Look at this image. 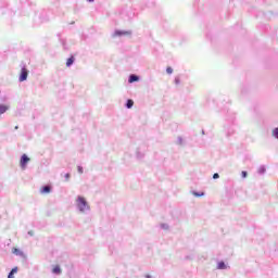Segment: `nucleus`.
I'll return each mask as SVG.
<instances>
[{"mask_svg": "<svg viewBox=\"0 0 278 278\" xmlns=\"http://www.w3.org/2000/svg\"><path fill=\"white\" fill-rule=\"evenodd\" d=\"M68 179H71V174H65V180L68 181Z\"/></svg>", "mask_w": 278, "mask_h": 278, "instance_id": "b1692460", "label": "nucleus"}, {"mask_svg": "<svg viewBox=\"0 0 278 278\" xmlns=\"http://www.w3.org/2000/svg\"><path fill=\"white\" fill-rule=\"evenodd\" d=\"M217 270H227V264L225 262L217 263Z\"/></svg>", "mask_w": 278, "mask_h": 278, "instance_id": "0eeeda50", "label": "nucleus"}, {"mask_svg": "<svg viewBox=\"0 0 278 278\" xmlns=\"http://www.w3.org/2000/svg\"><path fill=\"white\" fill-rule=\"evenodd\" d=\"M74 206L78 214H88L90 212V202L84 195H76Z\"/></svg>", "mask_w": 278, "mask_h": 278, "instance_id": "f257e3e1", "label": "nucleus"}, {"mask_svg": "<svg viewBox=\"0 0 278 278\" xmlns=\"http://www.w3.org/2000/svg\"><path fill=\"white\" fill-rule=\"evenodd\" d=\"M273 136H274V138H276V140H278V128H275L273 130Z\"/></svg>", "mask_w": 278, "mask_h": 278, "instance_id": "2eb2a0df", "label": "nucleus"}, {"mask_svg": "<svg viewBox=\"0 0 278 278\" xmlns=\"http://www.w3.org/2000/svg\"><path fill=\"white\" fill-rule=\"evenodd\" d=\"M27 75H28L27 68L23 67L18 78L20 81H27Z\"/></svg>", "mask_w": 278, "mask_h": 278, "instance_id": "7ed1b4c3", "label": "nucleus"}, {"mask_svg": "<svg viewBox=\"0 0 278 278\" xmlns=\"http://www.w3.org/2000/svg\"><path fill=\"white\" fill-rule=\"evenodd\" d=\"M166 73H167L168 75H173V67H167V68H166Z\"/></svg>", "mask_w": 278, "mask_h": 278, "instance_id": "412c9836", "label": "nucleus"}, {"mask_svg": "<svg viewBox=\"0 0 278 278\" xmlns=\"http://www.w3.org/2000/svg\"><path fill=\"white\" fill-rule=\"evenodd\" d=\"M174 83L176 86H179V84H181V79H179V77H176Z\"/></svg>", "mask_w": 278, "mask_h": 278, "instance_id": "f3484780", "label": "nucleus"}, {"mask_svg": "<svg viewBox=\"0 0 278 278\" xmlns=\"http://www.w3.org/2000/svg\"><path fill=\"white\" fill-rule=\"evenodd\" d=\"M77 170H78L79 175H84V167L78 166V167H77Z\"/></svg>", "mask_w": 278, "mask_h": 278, "instance_id": "a211bd4d", "label": "nucleus"}, {"mask_svg": "<svg viewBox=\"0 0 278 278\" xmlns=\"http://www.w3.org/2000/svg\"><path fill=\"white\" fill-rule=\"evenodd\" d=\"M41 192H43L45 194L51 192V187L45 186V187L41 189Z\"/></svg>", "mask_w": 278, "mask_h": 278, "instance_id": "ddd939ff", "label": "nucleus"}, {"mask_svg": "<svg viewBox=\"0 0 278 278\" xmlns=\"http://www.w3.org/2000/svg\"><path fill=\"white\" fill-rule=\"evenodd\" d=\"M146 155V151L142 148H138L136 151V157L137 160H142V157H144Z\"/></svg>", "mask_w": 278, "mask_h": 278, "instance_id": "20e7f679", "label": "nucleus"}, {"mask_svg": "<svg viewBox=\"0 0 278 278\" xmlns=\"http://www.w3.org/2000/svg\"><path fill=\"white\" fill-rule=\"evenodd\" d=\"M220 177V175H218V173H215L214 175H213V179H218Z\"/></svg>", "mask_w": 278, "mask_h": 278, "instance_id": "5701e85b", "label": "nucleus"}, {"mask_svg": "<svg viewBox=\"0 0 278 278\" xmlns=\"http://www.w3.org/2000/svg\"><path fill=\"white\" fill-rule=\"evenodd\" d=\"M176 144H179L180 147L186 144V141L182 137H177Z\"/></svg>", "mask_w": 278, "mask_h": 278, "instance_id": "9b49d317", "label": "nucleus"}, {"mask_svg": "<svg viewBox=\"0 0 278 278\" xmlns=\"http://www.w3.org/2000/svg\"><path fill=\"white\" fill-rule=\"evenodd\" d=\"M257 173H258V175H264V174L266 173V166L261 165V166L257 168Z\"/></svg>", "mask_w": 278, "mask_h": 278, "instance_id": "6e6552de", "label": "nucleus"}, {"mask_svg": "<svg viewBox=\"0 0 278 278\" xmlns=\"http://www.w3.org/2000/svg\"><path fill=\"white\" fill-rule=\"evenodd\" d=\"M52 273L54 275H60L62 273V269L60 268V266H55L53 269H52Z\"/></svg>", "mask_w": 278, "mask_h": 278, "instance_id": "f8f14e48", "label": "nucleus"}, {"mask_svg": "<svg viewBox=\"0 0 278 278\" xmlns=\"http://www.w3.org/2000/svg\"><path fill=\"white\" fill-rule=\"evenodd\" d=\"M193 197H205V192L192 191Z\"/></svg>", "mask_w": 278, "mask_h": 278, "instance_id": "4468645a", "label": "nucleus"}, {"mask_svg": "<svg viewBox=\"0 0 278 278\" xmlns=\"http://www.w3.org/2000/svg\"><path fill=\"white\" fill-rule=\"evenodd\" d=\"M161 229H164V230L169 229L168 224H161Z\"/></svg>", "mask_w": 278, "mask_h": 278, "instance_id": "dca6fc26", "label": "nucleus"}, {"mask_svg": "<svg viewBox=\"0 0 278 278\" xmlns=\"http://www.w3.org/2000/svg\"><path fill=\"white\" fill-rule=\"evenodd\" d=\"M122 36H131V31L117 29L113 33V38H121Z\"/></svg>", "mask_w": 278, "mask_h": 278, "instance_id": "f03ea898", "label": "nucleus"}, {"mask_svg": "<svg viewBox=\"0 0 278 278\" xmlns=\"http://www.w3.org/2000/svg\"><path fill=\"white\" fill-rule=\"evenodd\" d=\"M129 84H134V81H140V77L136 76L135 74H131L128 79Z\"/></svg>", "mask_w": 278, "mask_h": 278, "instance_id": "423d86ee", "label": "nucleus"}, {"mask_svg": "<svg viewBox=\"0 0 278 278\" xmlns=\"http://www.w3.org/2000/svg\"><path fill=\"white\" fill-rule=\"evenodd\" d=\"M74 62H75V58L74 56L68 58L67 61H66V66H68V67L73 66Z\"/></svg>", "mask_w": 278, "mask_h": 278, "instance_id": "1a4fd4ad", "label": "nucleus"}, {"mask_svg": "<svg viewBox=\"0 0 278 278\" xmlns=\"http://www.w3.org/2000/svg\"><path fill=\"white\" fill-rule=\"evenodd\" d=\"M87 3H94V0H86Z\"/></svg>", "mask_w": 278, "mask_h": 278, "instance_id": "a878e982", "label": "nucleus"}, {"mask_svg": "<svg viewBox=\"0 0 278 278\" xmlns=\"http://www.w3.org/2000/svg\"><path fill=\"white\" fill-rule=\"evenodd\" d=\"M29 162V159L27 157V154H23L21 157V166L22 168H27V163Z\"/></svg>", "mask_w": 278, "mask_h": 278, "instance_id": "39448f33", "label": "nucleus"}, {"mask_svg": "<svg viewBox=\"0 0 278 278\" xmlns=\"http://www.w3.org/2000/svg\"><path fill=\"white\" fill-rule=\"evenodd\" d=\"M126 108H127V110H131V108H134V100H131V99L127 100Z\"/></svg>", "mask_w": 278, "mask_h": 278, "instance_id": "9d476101", "label": "nucleus"}, {"mask_svg": "<svg viewBox=\"0 0 278 278\" xmlns=\"http://www.w3.org/2000/svg\"><path fill=\"white\" fill-rule=\"evenodd\" d=\"M10 273L12 275H16V273H18V267H14Z\"/></svg>", "mask_w": 278, "mask_h": 278, "instance_id": "aec40b11", "label": "nucleus"}, {"mask_svg": "<svg viewBox=\"0 0 278 278\" xmlns=\"http://www.w3.org/2000/svg\"><path fill=\"white\" fill-rule=\"evenodd\" d=\"M146 278H153V276H151V275H146Z\"/></svg>", "mask_w": 278, "mask_h": 278, "instance_id": "bb28decb", "label": "nucleus"}, {"mask_svg": "<svg viewBox=\"0 0 278 278\" xmlns=\"http://www.w3.org/2000/svg\"><path fill=\"white\" fill-rule=\"evenodd\" d=\"M248 175H249V174H248L247 172H244V170L241 172V177H242V179H247Z\"/></svg>", "mask_w": 278, "mask_h": 278, "instance_id": "6ab92c4d", "label": "nucleus"}, {"mask_svg": "<svg viewBox=\"0 0 278 278\" xmlns=\"http://www.w3.org/2000/svg\"><path fill=\"white\" fill-rule=\"evenodd\" d=\"M13 253L15 254V255H21V250H18V249H13Z\"/></svg>", "mask_w": 278, "mask_h": 278, "instance_id": "4be33fe9", "label": "nucleus"}, {"mask_svg": "<svg viewBox=\"0 0 278 278\" xmlns=\"http://www.w3.org/2000/svg\"><path fill=\"white\" fill-rule=\"evenodd\" d=\"M8 278H14V274L9 273Z\"/></svg>", "mask_w": 278, "mask_h": 278, "instance_id": "393cba45", "label": "nucleus"}]
</instances>
